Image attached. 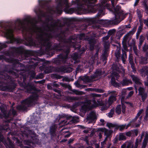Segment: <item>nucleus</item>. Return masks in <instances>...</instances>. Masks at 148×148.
<instances>
[{
    "label": "nucleus",
    "mask_w": 148,
    "mask_h": 148,
    "mask_svg": "<svg viewBox=\"0 0 148 148\" xmlns=\"http://www.w3.org/2000/svg\"><path fill=\"white\" fill-rule=\"evenodd\" d=\"M139 62L141 64H146L147 63V58L146 57L141 56L140 58Z\"/></svg>",
    "instance_id": "obj_28"
},
{
    "label": "nucleus",
    "mask_w": 148,
    "mask_h": 148,
    "mask_svg": "<svg viewBox=\"0 0 148 148\" xmlns=\"http://www.w3.org/2000/svg\"><path fill=\"white\" fill-rule=\"evenodd\" d=\"M108 94H110V96H115L116 97V96L117 95V93L116 92L114 91H108Z\"/></svg>",
    "instance_id": "obj_55"
},
{
    "label": "nucleus",
    "mask_w": 148,
    "mask_h": 148,
    "mask_svg": "<svg viewBox=\"0 0 148 148\" xmlns=\"http://www.w3.org/2000/svg\"><path fill=\"white\" fill-rule=\"evenodd\" d=\"M85 0H82V2L79 4V5L76 8H65L64 11L67 14H71L75 12L77 14H89V11L87 7L85 6L84 1Z\"/></svg>",
    "instance_id": "obj_6"
},
{
    "label": "nucleus",
    "mask_w": 148,
    "mask_h": 148,
    "mask_svg": "<svg viewBox=\"0 0 148 148\" xmlns=\"http://www.w3.org/2000/svg\"><path fill=\"white\" fill-rule=\"evenodd\" d=\"M110 37V36L108 35H107L106 36L104 37L103 38V42H107L108 41V40L109 39Z\"/></svg>",
    "instance_id": "obj_60"
},
{
    "label": "nucleus",
    "mask_w": 148,
    "mask_h": 148,
    "mask_svg": "<svg viewBox=\"0 0 148 148\" xmlns=\"http://www.w3.org/2000/svg\"><path fill=\"white\" fill-rule=\"evenodd\" d=\"M148 49V45L146 43L144 45L143 47V50L144 52H146Z\"/></svg>",
    "instance_id": "obj_57"
},
{
    "label": "nucleus",
    "mask_w": 148,
    "mask_h": 148,
    "mask_svg": "<svg viewBox=\"0 0 148 148\" xmlns=\"http://www.w3.org/2000/svg\"><path fill=\"white\" fill-rule=\"evenodd\" d=\"M116 97L115 96H110L108 99V100L111 103H112L113 101H115L116 100Z\"/></svg>",
    "instance_id": "obj_49"
},
{
    "label": "nucleus",
    "mask_w": 148,
    "mask_h": 148,
    "mask_svg": "<svg viewBox=\"0 0 148 148\" xmlns=\"http://www.w3.org/2000/svg\"><path fill=\"white\" fill-rule=\"evenodd\" d=\"M1 142L3 143L7 148H16L8 137L7 138L6 140L4 139L3 135L0 134V143Z\"/></svg>",
    "instance_id": "obj_10"
},
{
    "label": "nucleus",
    "mask_w": 148,
    "mask_h": 148,
    "mask_svg": "<svg viewBox=\"0 0 148 148\" xmlns=\"http://www.w3.org/2000/svg\"><path fill=\"white\" fill-rule=\"evenodd\" d=\"M114 110H115L114 108H112L110 110V112L107 115L108 116L109 118H111L113 117L114 113Z\"/></svg>",
    "instance_id": "obj_43"
},
{
    "label": "nucleus",
    "mask_w": 148,
    "mask_h": 148,
    "mask_svg": "<svg viewBox=\"0 0 148 148\" xmlns=\"http://www.w3.org/2000/svg\"><path fill=\"white\" fill-rule=\"evenodd\" d=\"M82 80L85 82H90L93 81V79L91 77V75L90 77L88 76H84L82 78Z\"/></svg>",
    "instance_id": "obj_31"
},
{
    "label": "nucleus",
    "mask_w": 148,
    "mask_h": 148,
    "mask_svg": "<svg viewBox=\"0 0 148 148\" xmlns=\"http://www.w3.org/2000/svg\"><path fill=\"white\" fill-rule=\"evenodd\" d=\"M104 45L105 50L109 51V49L110 47V44L109 41L104 42Z\"/></svg>",
    "instance_id": "obj_41"
},
{
    "label": "nucleus",
    "mask_w": 148,
    "mask_h": 148,
    "mask_svg": "<svg viewBox=\"0 0 148 148\" xmlns=\"http://www.w3.org/2000/svg\"><path fill=\"white\" fill-rule=\"evenodd\" d=\"M80 40H87L88 41L89 39V37L86 36V35L84 34H80L78 36Z\"/></svg>",
    "instance_id": "obj_33"
},
{
    "label": "nucleus",
    "mask_w": 148,
    "mask_h": 148,
    "mask_svg": "<svg viewBox=\"0 0 148 148\" xmlns=\"http://www.w3.org/2000/svg\"><path fill=\"white\" fill-rule=\"evenodd\" d=\"M71 117V116H69V115H68L66 114H62L58 115L56 119V120L57 121H59L61 119L64 118H66V120H67L68 119L70 118Z\"/></svg>",
    "instance_id": "obj_19"
},
{
    "label": "nucleus",
    "mask_w": 148,
    "mask_h": 148,
    "mask_svg": "<svg viewBox=\"0 0 148 148\" xmlns=\"http://www.w3.org/2000/svg\"><path fill=\"white\" fill-rule=\"evenodd\" d=\"M130 84H132L131 80L128 79L126 78L123 79L122 81L120 82V84L123 86L128 85Z\"/></svg>",
    "instance_id": "obj_18"
},
{
    "label": "nucleus",
    "mask_w": 148,
    "mask_h": 148,
    "mask_svg": "<svg viewBox=\"0 0 148 148\" xmlns=\"http://www.w3.org/2000/svg\"><path fill=\"white\" fill-rule=\"evenodd\" d=\"M136 12L138 18H141L142 17L141 12L138 9L137 10Z\"/></svg>",
    "instance_id": "obj_59"
},
{
    "label": "nucleus",
    "mask_w": 148,
    "mask_h": 148,
    "mask_svg": "<svg viewBox=\"0 0 148 148\" xmlns=\"http://www.w3.org/2000/svg\"><path fill=\"white\" fill-rule=\"evenodd\" d=\"M105 71L102 72L101 69H97L93 75H91V77L93 79L98 78H100L101 75L105 74Z\"/></svg>",
    "instance_id": "obj_16"
},
{
    "label": "nucleus",
    "mask_w": 148,
    "mask_h": 148,
    "mask_svg": "<svg viewBox=\"0 0 148 148\" xmlns=\"http://www.w3.org/2000/svg\"><path fill=\"white\" fill-rule=\"evenodd\" d=\"M123 19H113L112 20L108 21V24L117 25L120 23Z\"/></svg>",
    "instance_id": "obj_20"
},
{
    "label": "nucleus",
    "mask_w": 148,
    "mask_h": 148,
    "mask_svg": "<svg viewBox=\"0 0 148 148\" xmlns=\"http://www.w3.org/2000/svg\"><path fill=\"white\" fill-rule=\"evenodd\" d=\"M12 60L14 61V66L16 67H18V68L14 70L16 71H10V74L14 75L15 77L16 78L18 77L19 75L21 74V71H23V69L20 68H18L19 67L21 66L23 64L19 63L18 62L19 61L18 60L16 59H13Z\"/></svg>",
    "instance_id": "obj_8"
},
{
    "label": "nucleus",
    "mask_w": 148,
    "mask_h": 148,
    "mask_svg": "<svg viewBox=\"0 0 148 148\" xmlns=\"http://www.w3.org/2000/svg\"><path fill=\"white\" fill-rule=\"evenodd\" d=\"M136 31L135 29H133L132 31H130L128 34H126L124 37L123 40L122 42L123 49L126 51H128V49H127V39L128 37L129 34H133Z\"/></svg>",
    "instance_id": "obj_11"
},
{
    "label": "nucleus",
    "mask_w": 148,
    "mask_h": 148,
    "mask_svg": "<svg viewBox=\"0 0 148 148\" xmlns=\"http://www.w3.org/2000/svg\"><path fill=\"white\" fill-rule=\"evenodd\" d=\"M72 58L75 60H76L78 58V55L76 53H74L72 54L71 56Z\"/></svg>",
    "instance_id": "obj_47"
},
{
    "label": "nucleus",
    "mask_w": 148,
    "mask_h": 148,
    "mask_svg": "<svg viewBox=\"0 0 148 148\" xmlns=\"http://www.w3.org/2000/svg\"><path fill=\"white\" fill-rule=\"evenodd\" d=\"M112 45L114 47L116 48V49H118L119 48L121 49V45L120 43H118L117 45H115L112 44Z\"/></svg>",
    "instance_id": "obj_62"
},
{
    "label": "nucleus",
    "mask_w": 148,
    "mask_h": 148,
    "mask_svg": "<svg viewBox=\"0 0 148 148\" xmlns=\"http://www.w3.org/2000/svg\"><path fill=\"white\" fill-rule=\"evenodd\" d=\"M131 77L133 81L136 84L139 85L141 84L142 83L140 82V80L138 77L134 75H131Z\"/></svg>",
    "instance_id": "obj_23"
},
{
    "label": "nucleus",
    "mask_w": 148,
    "mask_h": 148,
    "mask_svg": "<svg viewBox=\"0 0 148 148\" xmlns=\"http://www.w3.org/2000/svg\"><path fill=\"white\" fill-rule=\"evenodd\" d=\"M126 148H133L134 145L132 143L130 142H127Z\"/></svg>",
    "instance_id": "obj_54"
},
{
    "label": "nucleus",
    "mask_w": 148,
    "mask_h": 148,
    "mask_svg": "<svg viewBox=\"0 0 148 148\" xmlns=\"http://www.w3.org/2000/svg\"><path fill=\"white\" fill-rule=\"evenodd\" d=\"M87 121H88V123H93L97 120V117L95 113L93 112H91L87 115L86 119Z\"/></svg>",
    "instance_id": "obj_14"
},
{
    "label": "nucleus",
    "mask_w": 148,
    "mask_h": 148,
    "mask_svg": "<svg viewBox=\"0 0 148 148\" xmlns=\"http://www.w3.org/2000/svg\"><path fill=\"white\" fill-rule=\"evenodd\" d=\"M23 18H32V16L27 14H25L24 16V17Z\"/></svg>",
    "instance_id": "obj_61"
},
{
    "label": "nucleus",
    "mask_w": 148,
    "mask_h": 148,
    "mask_svg": "<svg viewBox=\"0 0 148 148\" xmlns=\"http://www.w3.org/2000/svg\"><path fill=\"white\" fill-rule=\"evenodd\" d=\"M111 82L112 85L113 86L118 88L120 87L119 84L115 81V78L114 77H112Z\"/></svg>",
    "instance_id": "obj_29"
},
{
    "label": "nucleus",
    "mask_w": 148,
    "mask_h": 148,
    "mask_svg": "<svg viewBox=\"0 0 148 148\" xmlns=\"http://www.w3.org/2000/svg\"><path fill=\"white\" fill-rule=\"evenodd\" d=\"M138 95H140L147 93L146 92L145 89L143 87H140L138 89Z\"/></svg>",
    "instance_id": "obj_35"
},
{
    "label": "nucleus",
    "mask_w": 148,
    "mask_h": 148,
    "mask_svg": "<svg viewBox=\"0 0 148 148\" xmlns=\"http://www.w3.org/2000/svg\"><path fill=\"white\" fill-rule=\"evenodd\" d=\"M131 77L133 81L136 84L139 85L141 84L142 83L140 82V80L138 77L134 75H131Z\"/></svg>",
    "instance_id": "obj_24"
},
{
    "label": "nucleus",
    "mask_w": 148,
    "mask_h": 148,
    "mask_svg": "<svg viewBox=\"0 0 148 148\" xmlns=\"http://www.w3.org/2000/svg\"><path fill=\"white\" fill-rule=\"evenodd\" d=\"M128 60L129 63L130 64L132 71L135 73L136 71V68L135 67V64L134 62V58L132 54H130L129 56Z\"/></svg>",
    "instance_id": "obj_17"
},
{
    "label": "nucleus",
    "mask_w": 148,
    "mask_h": 148,
    "mask_svg": "<svg viewBox=\"0 0 148 148\" xmlns=\"http://www.w3.org/2000/svg\"><path fill=\"white\" fill-rule=\"evenodd\" d=\"M148 142V134L146 133L145 138L143 140L142 148H145Z\"/></svg>",
    "instance_id": "obj_25"
},
{
    "label": "nucleus",
    "mask_w": 148,
    "mask_h": 148,
    "mask_svg": "<svg viewBox=\"0 0 148 148\" xmlns=\"http://www.w3.org/2000/svg\"><path fill=\"white\" fill-rule=\"evenodd\" d=\"M115 32V30L114 29L110 30H109L108 32V35H112L114 34V33Z\"/></svg>",
    "instance_id": "obj_63"
},
{
    "label": "nucleus",
    "mask_w": 148,
    "mask_h": 148,
    "mask_svg": "<svg viewBox=\"0 0 148 148\" xmlns=\"http://www.w3.org/2000/svg\"><path fill=\"white\" fill-rule=\"evenodd\" d=\"M44 77L43 74L42 73H39V74L37 75L35 77L36 79H42Z\"/></svg>",
    "instance_id": "obj_56"
},
{
    "label": "nucleus",
    "mask_w": 148,
    "mask_h": 148,
    "mask_svg": "<svg viewBox=\"0 0 148 148\" xmlns=\"http://www.w3.org/2000/svg\"><path fill=\"white\" fill-rule=\"evenodd\" d=\"M147 93L140 95L141 97V99L143 102H144L145 101V100L147 98Z\"/></svg>",
    "instance_id": "obj_52"
},
{
    "label": "nucleus",
    "mask_w": 148,
    "mask_h": 148,
    "mask_svg": "<svg viewBox=\"0 0 148 148\" xmlns=\"http://www.w3.org/2000/svg\"><path fill=\"white\" fill-rule=\"evenodd\" d=\"M101 95L95 93H92L87 96L88 99L85 100L84 104L82 106V109L84 111L91 110L94 107L101 105V104L100 99Z\"/></svg>",
    "instance_id": "obj_5"
},
{
    "label": "nucleus",
    "mask_w": 148,
    "mask_h": 148,
    "mask_svg": "<svg viewBox=\"0 0 148 148\" xmlns=\"http://www.w3.org/2000/svg\"><path fill=\"white\" fill-rule=\"evenodd\" d=\"M92 90L95 92L99 93H103L104 92V90L103 89L97 88H93Z\"/></svg>",
    "instance_id": "obj_48"
},
{
    "label": "nucleus",
    "mask_w": 148,
    "mask_h": 148,
    "mask_svg": "<svg viewBox=\"0 0 148 148\" xmlns=\"http://www.w3.org/2000/svg\"><path fill=\"white\" fill-rule=\"evenodd\" d=\"M53 67L52 66L47 67L44 71V72L46 74L51 73L52 72L53 70L52 69H53Z\"/></svg>",
    "instance_id": "obj_37"
},
{
    "label": "nucleus",
    "mask_w": 148,
    "mask_h": 148,
    "mask_svg": "<svg viewBox=\"0 0 148 148\" xmlns=\"http://www.w3.org/2000/svg\"><path fill=\"white\" fill-rule=\"evenodd\" d=\"M25 144H26L27 145L33 147H34V145L33 142H31V141H30L29 140H25Z\"/></svg>",
    "instance_id": "obj_50"
},
{
    "label": "nucleus",
    "mask_w": 148,
    "mask_h": 148,
    "mask_svg": "<svg viewBox=\"0 0 148 148\" xmlns=\"http://www.w3.org/2000/svg\"><path fill=\"white\" fill-rule=\"evenodd\" d=\"M117 124L116 123L113 124L111 123L108 122L106 124V126L109 129H111L113 128H115L114 130H116Z\"/></svg>",
    "instance_id": "obj_34"
},
{
    "label": "nucleus",
    "mask_w": 148,
    "mask_h": 148,
    "mask_svg": "<svg viewBox=\"0 0 148 148\" xmlns=\"http://www.w3.org/2000/svg\"><path fill=\"white\" fill-rule=\"evenodd\" d=\"M69 116L71 117L69 118H68L67 120L69 121L70 123H76L78 121V117L75 116H72L71 115H69Z\"/></svg>",
    "instance_id": "obj_21"
},
{
    "label": "nucleus",
    "mask_w": 148,
    "mask_h": 148,
    "mask_svg": "<svg viewBox=\"0 0 148 148\" xmlns=\"http://www.w3.org/2000/svg\"><path fill=\"white\" fill-rule=\"evenodd\" d=\"M52 77L53 79H60L62 78L63 76L56 74H53L52 75Z\"/></svg>",
    "instance_id": "obj_44"
},
{
    "label": "nucleus",
    "mask_w": 148,
    "mask_h": 148,
    "mask_svg": "<svg viewBox=\"0 0 148 148\" xmlns=\"http://www.w3.org/2000/svg\"><path fill=\"white\" fill-rule=\"evenodd\" d=\"M31 54L30 53V52L29 51H25V53L24 54L25 59H29V58H28L30 56Z\"/></svg>",
    "instance_id": "obj_51"
},
{
    "label": "nucleus",
    "mask_w": 148,
    "mask_h": 148,
    "mask_svg": "<svg viewBox=\"0 0 148 148\" xmlns=\"http://www.w3.org/2000/svg\"><path fill=\"white\" fill-rule=\"evenodd\" d=\"M0 79H1L0 83L8 84L6 86V88L9 90H12L15 88L14 79L5 73H3L0 74Z\"/></svg>",
    "instance_id": "obj_7"
},
{
    "label": "nucleus",
    "mask_w": 148,
    "mask_h": 148,
    "mask_svg": "<svg viewBox=\"0 0 148 148\" xmlns=\"http://www.w3.org/2000/svg\"><path fill=\"white\" fill-rule=\"evenodd\" d=\"M131 77L133 81L136 84L139 85L141 84L142 83L140 82V80L138 77L134 75H131Z\"/></svg>",
    "instance_id": "obj_22"
},
{
    "label": "nucleus",
    "mask_w": 148,
    "mask_h": 148,
    "mask_svg": "<svg viewBox=\"0 0 148 148\" xmlns=\"http://www.w3.org/2000/svg\"><path fill=\"white\" fill-rule=\"evenodd\" d=\"M111 68L112 70V73H114V75L117 76L118 73L116 72L119 73H121L122 76H124L125 73V69L122 66L119 64H113Z\"/></svg>",
    "instance_id": "obj_9"
},
{
    "label": "nucleus",
    "mask_w": 148,
    "mask_h": 148,
    "mask_svg": "<svg viewBox=\"0 0 148 148\" xmlns=\"http://www.w3.org/2000/svg\"><path fill=\"white\" fill-rule=\"evenodd\" d=\"M97 38V35L94 33H92L90 38H89L88 42L90 45V49L92 50L94 49V44L97 42V40L95 38Z\"/></svg>",
    "instance_id": "obj_12"
},
{
    "label": "nucleus",
    "mask_w": 148,
    "mask_h": 148,
    "mask_svg": "<svg viewBox=\"0 0 148 148\" xmlns=\"http://www.w3.org/2000/svg\"><path fill=\"white\" fill-rule=\"evenodd\" d=\"M141 116H140L139 117V120H138V123L137 124L136 123H135V127H139V126L140 125V124H141Z\"/></svg>",
    "instance_id": "obj_58"
},
{
    "label": "nucleus",
    "mask_w": 148,
    "mask_h": 148,
    "mask_svg": "<svg viewBox=\"0 0 148 148\" xmlns=\"http://www.w3.org/2000/svg\"><path fill=\"white\" fill-rule=\"evenodd\" d=\"M127 58V55L126 52L123 49L122 50V54L121 56L122 60L123 63L125 64L126 61V59Z\"/></svg>",
    "instance_id": "obj_30"
},
{
    "label": "nucleus",
    "mask_w": 148,
    "mask_h": 148,
    "mask_svg": "<svg viewBox=\"0 0 148 148\" xmlns=\"http://www.w3.org/2000/svg\"><path fill=\"white\" fill-rule=\"evenodd\" d=\"M113 131L111 130H108L106 129H105L104 133L106 135L108 136L111 135V134L113 132Z\"/></svg>",
    "instance_id": "obj_42"
},
{
    "label": "nucleus",
    "mask_w": 148,
    "mask_h": 148,
    "mask_svg": "<svg viewBox=\"0 0 148 148\" xmlns=\"http://www.w3.org/2000/svg\"><path fill=\"white\" fill-rule=\"evenodd\" d=\"M76 19H62L63 23H62L58 19H45L43 21L42 19H17L14 23H2L1 26L5 30V36L10 39L6 43H22V40L14 38L12 33L15 29H22L24 38L27 42L30 45H34V38H36L42 46L45 47L46 52L51 56L54 54V51L63 52L53 61L57 65H60L66 62L70 47L75 49L77 48L78 50L81 47V46H76L77 37L72 36L67 39L65 36V31L69 30V27H71Z\"/></svg>",
    "instance_id": "obj_1"
},
{
    "label": "nucleus",
    "mask_w": 148,
    "mask_h": 148,
    "mask_svg": "<svg viewBox=\"0 0 148 148\" xmlns=\"http://www.w3.org/2000/svg\"><path fill=\"white\" fill-rule=\"evenodd\" d=\"M25 78H23V82L19 83L20 85L26 89L27 92L32 93V94L23 100L21 102V105L17 107V109L23 111L27 110L28 108L32 107L37 104L40 95V90H37L32 84L29 83H25Z\"/></svg>",
    "instance_id": "obj_4"
},
{
    "label": "nucleus",
    "mask_w": 148,
    "mask_h": 148,
    "mask_svg": "<svg viewBox=\"0 0 148 148\" xmlns=\"http://www.w3.org/2000/svg\"><path fill=\"white\" fill-rule=\"evenodd\" d=\"M126 91L124 89L122 90L121 93L122 95V99H123L124 98V96L126 94Z\"/></svg>",
    "instance_id": "obj_64"
},
{
    "label": "nucleus",
    "mask_w": 148,
    "mask_h": 148,
    "mask_svg": "<svg viewBox=\"0 0 148 148\" xmlns=\"http://www.w3.org/2000/svg\"><path fill=\"white\" fill-rule=\"evenodd\" d=\"M118 138L119 140H125L126 139L125 136L123 133H121Z\"/></svg>",
    "instance_id": "obj_45"
},
{
    "label": "nucleus",
    "mask_w": 148,
    "mask_h": 148,
    "mask_svg": "<svg viewBox=\"0 0 148 148\" xmlns=\"http://www.w3.org/2000/svg\"><path fill=\"white\" fill-rule=\"evenodd\" d=\"M57 128V127L55 124L51 126L50 127L49 133L51 135V139L52 140H54L56 138V130Z\"/></svg>",
    "instance_id": "obj_15"
},
{
    "label": "nucleus",
    "mask_w": 148,
    "mask_h": 148,
    "mask_svg": "<svg viewBox=\"0 0 148 148\" xmlns=\"http://www.w3.org/2000/svg\"><path fill=\"white\" fill-rule=\"evenodd\" d=\"M71 91L77 95H84L85 94V92L83 91H79L75 89L72 90Z\"/></svg>",
    "instance_id": "obj_36"
},
{
    "label": "nucleus",
    "mask_w": 148,
    "mask_h": 148,
    "mask_svg": "<svg viewBox=\"0 0 148 148\" xmlns=\"http://www.w3.org/2000/svg\"><path fill=\"white\" fill-rule=\"evenodd\" d=\"M72 68L65 66H61L55 68L56 71L59 73H69L72 71Z\"/></svg>",
    "instance_id": "obj_13"
},
{
    "label": "nucleus",
    "mask_w": 148,
    "mask_h": 148,
    "mask_svg": "<svg viewBox=\"0 0 148 148\" xmlns=\"http://www.w3.org/2000/svg\"><path fill=\"white\" fill-rule=\"evenodd\" d=\"M145 40V37L142 35H141L140 36L139 38V43L138 45L139 49H140L141 47V46L143 43L144 41Z\"/></svg>",
    "instance_id": "obj_32"
},
{
    "label": "nucleus",
    "mask_w": 148,
    "mask_h": 148,
    "mask_svg": "<svg viewBox=\"0 0 148 148\" xmlns=\"http://www.w3.org/2000/svg\"><path fill=\"white\" fill-rule=\"evenodd\" d=\"M107 1V0H101V4L96 5L97 0H85L84 1L85 6L88 8L89 14L95 13L98 11L97 14L94 17L83 18L62 17L61 18H99L105 15V11L106 8L114 15V18H125L127 16L129 15L130 16V13L124 12L121 9V7L120 5H118L115 7V0L111 1L112 7H111L110 3H106V4Z\"/></svg>",
    "instance_id": "obj_2"
},
{
    "label": "nucleus",
    "mask_w": 148,
    "mask_h": 148,
    "mask_svg": "<svg viewBox=\"0 0 148 148\" xmlns=\"http://www.w3.org/2000/svg\"><path fill=\"white\" fill-rule=\"evenodd\" d=\"M108 51L105 50L103 51V53L101 56V59L104 62L107 60V58L108 56ZM105 62V63H106Z\"/></svg>",
    "instance_id": "obj_26"
},
{
    "label": "nucleus",
    "mask_w": 148,
    "mask_h": 148,
    "mask_svg": "<svg viewBox=\"0 0 148 148\" xmlns=\"http://www.w3.org/2000/svg\"><path fill=\"white\" fill-rule=\"evenodd\" d=\"M121 49L119 48L118 49H116L115 53V55L116 57V60L118 62L120 59V55L121 54Z\"/></svg>",
    "instance_id": "obj_27"
},
{
    "label": "nucleus",
    "mask_w": 148,
    "mask_h": 148,
    "mask_svg": "<svg viewBox=\"0 0 148 148\" xmlns=\"http://www.w3.org/2000/svg\"><path fill=\"white\" fill-rule=\"evenodd\" d=\"M125 126L126 125H119L118 124H117L116 128V130L119 129L120 131H122L125 128Z\"/></svg>",
    "instance_id": "obj_46"
},
{
    "label": "nucleus",
    "mask_w": 148,
    "mask_h": 148,
    "mask_svg": "<svg viewBox=\"0 0 148 148\" xmlns=\"http://www.w3.org/2000/svg\"><path fill=\"white\" fill-rule=\"evenodd\" d=\"M142 19H140L139 20V22L140 23V25L139 26L137 30V31H138V32H141L143 28V23H141V22L142 21Z\"/></svg>",
    "instance_id": "obj_53"
},
{
    "label": "nucleus",
    "mask_w": 148,
    "mask_h": 148,
    "mask_svg": "<svg viewBox=\"0 0 148 148\" xmlns=\"http://www.w3.org/2000/svg\"><path fill=\"white\" fill-rule=\"evenodd\" d=\"M141 73L143 74V73L145 72V74L148 73V67L144 66L140 69Z\"/></svg>",
    "instance_id": "obj_38"
},
{
    "label": "nucleus",
    "mask_w": 148,
    "mask_h": 148,
    "mask_svg": "<svg viewBox=\"0 0 148 148\" xmlns=\"http://www.w3.org/2000/svg\"><path fill=\"white\" fill-rule=\"evenodd\" d=\"M90 61H91V64L90 66V69L89 72H91L92 71L93 68V64H94L96 60H95L94 58H92L90 60Z\"/></svg>",
    "instance_id": "obj_40"
},
{
    "label": "nucleus",
    "mask_w": 148,
    "mask_h": 148,
    "mask_svg": "<svg viewBox=\"0 0 148 148\" xmlns=\"http://www.w3.org/2000/svg\"><path fill=\"white\" fill-rule=\"evenodd\" d=\"M116 113L118 115L120 114L121 112V107L120 105H118L115 109Z\"/></svg>",
    "instance_id": "obj_39"
},
{
    "label": "nucleus",
    "mask_w": 148,
    "mask_h": 148,
    "mask_svg": "<svg viewBox=\"0 0 148 148\" xmlns=\"http://www.w3.org/2000/svg\"><path fill=\"white\" fill-rule=\"evenodd\" d=\"M58 3L56 9L54 10L51 7L50 3V0H42L39 2V6L34 10V12L38 17L37 18H53L55 16L60 15L62 12V6L64 5H67L68 0H56Z\"/></svg>",
    "instance_id": "obj_3"
}]
</instances>
